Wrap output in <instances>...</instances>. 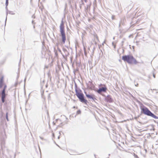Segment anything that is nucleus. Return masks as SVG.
I'll return each mask as SVG.
<instances>
[{"label": "nucleus", "mask_w": 158, "mask_h": 158, "mask_svg": "<svg viewBox=\"0 0 158 158\" xmlns=\"http://www.w3.org/2000/svg\"><path fill=\"white\" fill-rule=\"evenodd\" d=\"M122 59L129 64H136L138 63L136 59L132 55L124 56H122Z\"/></svg>", "instance_id": "nucleus-1"}, {"label": "nucleus", "mask_w": 158, "mask_h": 158, "mask_svg": "<svg viewBox=\"0 0 158 158\" xmlns=\"http://www.w3.org/2000/svg\"><path fill=\"white\" fill-rule=\"evenodd\" d=\"M3 87V89L2 92V102H5V99L6 95L5 94V90L7 88V85L4 82V77L2 76L0 79V88Z\"/></svg>", "instance_id": "nucleus-2"}, {"label": "nucleus", "mask_w": 158, "mask_h": 158, "mask_svg": "<svg viewBox=\"0 0 158 158\" xmlns=\"http://www.w3.org/2000/svg\"><path fill=\"white\" fill-rule=\"evenodd\" d=\"M141 113L148 116H150L155 118L158 119V117L152 113L145 106L141 107Z\"/></svg>", "instance_id": "nucleus-3"}, {"label": "nucleus", "mask_w": 158, "mask_h": 158, "mask_svg": "<svg viewBox=\"0 0 158 158\" xmlns=\"http://www.w3.org/2000/svg\"><path fill=\"white\" fill-rule=\"evenodd\" d=\"M75 93L76 95L81 102L86 103L87 100L84 99V95L81 90L76 89H75Z\"/></svg>", "instance_id": "nucleus-4"}, {"label": "nucleus", "mask_w": 158, "mask_h": 158, "mask_svg": "<svg viewBox=\"0 0 158 158\" xmlns=\"http://www.w3.org/2000/svg\"><path fill=\"white\" fill-rule=\"evenodd\" d=\"M60 27L62 42L63 44H64L66 40V39L65 34L64 32V23L63 20L61 21Z\"/></svg>", "instance_id": "nucleus-5"}, {"label": "nucleus", "mask_w": 158, "mask_h": 158, "mask_svg": "<svg viewBox=\"0 0 158 158\" xmlns=\"http://www.w3.org/2000/svg\"><path fill=\"white\" fill-rule=\"evenodd\" d=\"M99 89L97 90V92L100 94L102 92H106L107 90V88L105 85L101 84L99 85Z\"/></svg>", "instance_id": "nucleus-6"}, {"label": "nucleus", "mask_w": 158, "mask_h": 158, "mask_svg": "<svg viewBox=\"0 0 158 158\" xmlns=\"http://www.w3.org/2000/svg\"><path fill=\"white\" fill-rule=\"evenodd\" d=\"M106 100L107 102H111L113 101V99L111 98V97L110 95H108L107 96Z\"/></svg>", "instance_id": "nucleus-7"}, {"label": "nucleus", "mask_w": 158, "mask_h": 158, "mask_svg": "<svg viewBox=\"0 0 158 158\" xmlns=\"http://www.w3.org/2000/svg\"><path fill=\"white\" fill-rule=\"evenodd\" d=\"M85 94L86 96L88 98L94 99V98L95 96L94 94L90 95L86 94L85 93Z\"/></svg>", "instance_id": "nucleus-8"}, {"label": "nucleus", "mask_w": 158, "mask_h": 158, "mask_svg": "<svg viewBox=\"0 0 158 158\" xmlns=\"http://www.w3.org/2000/svg\"><path fill=\"white\" fill-rule=\"evenodd\" d=\"M81 111L80 110H77V114H81Z\"/></svg>", "instance_id": "nucleus-9"}, {"label": "nucleus", "mask_w": 158, "mask_h": 158, "mask_svg": "<svg viewBox=\"0 0 158 158\" xmlns=\"http://www.w3.org/2000/svg\"><path fill=\"white\" fill-rule=\"evenodd\" d=\"M94 85H92V87H90L89 88V89H92L93 88H94Z\"/></svg>", "instance_id": "nucleus-10"}, {"label": "nucleus", "mask_w": 158, "mask_h": 158, "mask_svg": "<svg viewBox=\"0 0 158 158\" xmlns=\"http://www.w3.org/2000/svg\"><path fill=\"white\" fill-rule=\"evenodd\" d=\"M56 121H57V122H60V119H57V120H56Z\"/></svg>", "instance_id": "nucleus-11"}, {"label": "nucleus", "mask_w": 158, "mask_h": 158, "mask_svg": "<svg viewBox=\"0 0 158 158\" xmlns=\"http://www.w3.org/2000/svg\"><path fill=\"white\" fill-rule=\"evenodd\" d=\"M153 76L154 78L155 77V75L154 73L153 74Z\"/></svg>", "instance_id": "nucleus-12"}, {"label": "nucleus", "mask_w": 158, "mask_h": 158, "mask_svg": "<svg viewBox=\"0 0 158 158\" xmlns=\"http://www.w3.org/2000/svg\"><path fill=\"white\" fill-rule=\"evenodd\" d=\"M96 38L97 39H98V36H97V35H96Z\"/></svg>", "instance_id": "nucleus-13"}, {"label": "nucleus", "mask_w": 158, "mask_h": 158, "mask_svg": "<svg viewBox=\"0 0 158 158\" xmlns=\"http://www.w3.org/2000/svg\"><path fill=\"white\" fill-rule=\"evenodd\" d=\"M8 2V0H6V3Z\"/></svg>", "instance_id": "nucleus-14"}, {"label": "nucleus", "mask_w": 158, "mask_h": 158, "mask_svg": "<svg viewBox=\"0 0 158 158\" xmlns=\"http://www.w3.org/2000/svg\"><path fill=\"white\" fill-rule=\"evenodd\" d=\"M63 123V122H61L60 124H62Z\"/></svg>", "instance_id": "nucleus-15"}, {"label": "nucleus", "mask_w": 158, "mask_h": 158, "mask_svg": "<svg viewBox=\"0 0 158 158\" xmlns=\"http://www.w3.org/2000/svg\"><path fill=\"white\" fill-rule=\"evenodd\" d=\"M6 118H7V119H8V118H7V116H6Z\"/></svg>", "instance_id": "nucleus-16"}]
</instances>
